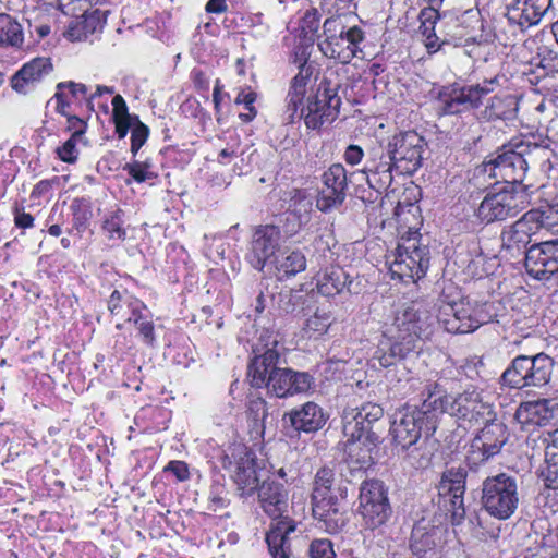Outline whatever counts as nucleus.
<instances>
[{
    "instance_id": "obj_1",
    "label": "nucleus",
    "mask_w": 558,
    "mask_h": 558,
    "mask_svg": "<svg viewBox=\"0 0 558 558\" xmlns=\"http://www.w3.org/2000/svg\"><path fill=\"white\" fill-rule=\"evenodd\" d=\"M312 75V66L302 63L289 85L284 119L288 123L303 120L308 130L319 131L338 118L341 98L338 84L323 78L314 86Z\"/></svg>"
},
{
    "instance_id": "obj_2",
    "label": "nucleus",
    "mask_w": 558,
    "mask_h": 558,
    "mask_svg": "<svg viewBox=\"0 0 558 558\" xmlns=\"http://www.w3.org/2000/svg\"><path fill=\"white\" fill-rule=\"evenodd\" d=\"M434 323L433 313L423 302H410L398 308L378 345L376 353L379 364L389 367L405 359L415 350L418 340L432 333Z\"/></svg>"
},
{
    "instance_id": "obj_3",
    "label": "nucleus",
    "mask_w": 558,
    "mask_h": 558,
    "mask_svg": "<svg viewBox=\"0 0 558 558\" xmlns=\"http://www.w3.org/2000/svg\"><path fill=\"white\" fill-rule=\"evenodd\" d=\"M280 354L268 349L256 355L248 365L247 375L255 388L266 387L277 398H288L307 392L314 386V377L307 372L280 367Z\"/></svg>"
},
{
    "instance_id": "obj_4",
    "label": "nucleus",
    "mask_w": 558,
    "mask_h": 558,
    "mask_svg": "<svg viewBox=\"0 0 558 558\" xmlns=\"http://www.w3.org/2000/svg\"><path fill=\"white\" fill-rule=\"evenodd\" d=\"M258 501L264 512L272 519L266 543L272 558H290L291 534L295 522L289 518V494L283 484L264 481L258 487Z\"/></svg>"
},
{
    "instance_id": "obj_5",
    "label": "nucleus",
    "mask_w": 558,
    "mask_h": 558,
    "mask_svg": "<svg viewBox=\"0 0 558 558\" xmlns=\"http://www.w3.org/2000/svg\"><path fill=\"white\" fill-rule=\"evenodd\" d=\"M335 470L320 468L314 478L312 492V511L329 534L338 533L345 525L347 518L341 511V504L333 494Z\"/></svg>"
},
{
    "instance_id": "obj_6",
    "label": "nucleus",
    "mask_w": 558,
    "mask_h": 558,
    "mask_svg": "<svg viewBox=\"0 0 558 558\" xmlns=\"http://www.w3.org/2000/svg\"><path fill=\"white\" fill-rule=\"evenodd\" d=\"M531 195L529 185H505L497 192L487 193L475 215L486 225L511 219L527 208Z\"/></svg>"
},
{
    "instance_id": "obj_7",
    "label": "nucleus",
    "mask_w": 558,
    "mask_h": 558,
    "mask_svg": "<svg viewBox=\"0 0 558 558\" xmlns=\"http://www.w3.org/2000/svg\"><path fill=\"white\" fill-rule=\"evenodd\" d=\"M481 492L483 509L497 520L510 519L519 508L521 497L515 476L507 473L488 476L483 481Z\"/></svg>"
},
{
    "instance_id": "obj_8",
    "label": "nucleus",
    "mask_w": 558,
    "mask_h": 558,
    "mask_svg": "<svg viewBox=\"0 0 558 558\" xmlns=\"http://www.w3.org/2000/svg\"><path fill=\"white\" fill-rule=\"evenodd\" d=\"M554 366V360L544 352L533 356L521 354L502 372L500 384L519 390L530 387L542 388L550 381Z\"/></svg>"
},
{
    "instance_id": "obj_9",
    "label": "nucleus",
    "mask_w": 558,
    "mask_h": 558,
    "mask_svg": "<svg viewBox=\"0 0 558 558\" xmlns=\"http://www.w3.org/2000/svg\"><path fill=\"white\" fill-rule=\"evenodd\" d=\"M518 136L511 138L507 144L502 145L500 153L493 159L484 161L474 171V180L482 177L492 179H501L507 185H524L529 165L523 150L519 149Z\"/></svg>"
},
{
    "instance_id": "obj_10",
    "label": "nucleus",
    "mask_w": 558,
    "mask_h": 558,
    "mask_svg": "<svg viewBox=\"0 0 558 558\" xmlns=\"http://www.w3.org/2000/svg\"><path fill=\"white\" fill-rule=\"evenodd\" d=\"M392 278L415 282L425 276L429 266V250L417 236L402 238L396 252L387 258Z\"/></svg>"
},
{
    "instance_id": "obj_11",
    "label": "nucleus",
    "mask_w": 558,
    "mask_h": 558,
    "mask_svg": "<svg viewBox=\"0 0 558 558\" xmlns=\"http://www.w3.org/2000/svg\"><path fill=\"white\" fill-rule=\"evenodd\" d=\"M426 145L424 137L411 130L390 136L385 148L395 161L396 172L411 175L421 168Z\"/></svg>"
},
{
    "instance_id": "obj_12",
    "label": "nucleus",
    "mask_w": 558,
    "mask_h": 558,
    "mask_svg": "<svg viewBox=\"0 0 558 558\" xmlns=\"http://www.w3.org/2000/svg\"><path fill=\"white\" fill-rule=\"evenodd\" d=\"M490 90L476 85H460L458 83L441 86L437 93V111L440 116L460 114L478 108L482 99Z\"/></svg>"
},
{
    "instance_id": "obj_13",
    "label": "nucleus",
    "mask_w": 558,
    "mask_h": 558,
    "mask_svg": "<svg viewBox=\"0 0 558 558\" xmlns=\"http://www.w3.org/2000/svg\"><path fill=\"white\" fill-rule=\"evenodd\" d=\"M468 472L463 466L446 469L438 484V494L452 524H460L465 517L464 493Z\"/></svg>"
},
{
    "instance_id": "obj_14",
    "label": "nucleus",
    "mask_w": 558,
    "mask_h": 558,
    "mask_svg": "<svg viewBox=\"0 0 558 558\" xmlns=\"http://www.w3.org/2000/svg\"><path fill=\"white\" fill-rule=\"evenodd\" d=\"M424 421L415 405H405L396 412L390 427L395 445L407 451L415 446L423 435H433L436 429H429Z\"/></svg>"
},
{
    "instance_id": "obj_15",
    "label": "nucleus",
    "mask_w": 558,
    "mask_h": 558,
    "mask_svg": "<svg viewBox=\"0 0 558 558\" xmlns=\"http://www.w3.org/2000/svg\"><path fill=\"white\" fill-rule=\"evenodd\" d=\"M384 415L380 405L372 402L361 407L345 409L342 415L343 434L348 439L362 440L376 444L378 436L373 432V425Z\"/></svg>"
},
{
    "instance_id": "obj_16",
    "label": "nucleus",
    "mask_w": 558,
    "mask_h": 558,
    "mask_svg": "<svg viewBox=\"0 0 558 558\" xmlns=\"http://www.w3.org/2000/svg\"><path fill=\"white\" fill-rule=\"evenodd\" d=\"M223 468L229 470L242 496H251L258 487L259 477L256 471L255 454L247 447L234 446L230 454L222 461Z\"/></svg>"
},
{
    "instance_id": "obj_17",
    "label": "nucleus",
    "mask_w": 558,
    "mask_h": 558,
    "mask_svg": "<svg viewBox=\"0 0 558 558\" xmlns=\"http://www.w3.org/2000/svg\"><path fill=\"white\" fill-rule=\"evenodd\" d=\"M323 186L318 192L316 207L328 213L340 207L345 198L349 189L347 169L341 163H332L322 174Z\"/></svg>"
},
{
    "instance_id": "obj_18",
    "label": "nucleus",
    "mask_w": 558,
    "mask_h": 558,
    "mask_svg": "<svg viewBox=\"0 0 558 558\" xmlns=\"http://www.w3.org/2000/svg\"><path fill=\"white\" fill-rule=\"evenodd\" d=\"M422 403L415 405L425 420V426L429 429H436L439 415L449 413L453 416V398L447 393V390L438 381H428L422 391Z\"/></svg>"
},
{
    "instance_id": "obj_19",
    "label": "nucleus",
    "mask_w": 558,
    "mask_h": 558,
    "mask_svg": "<svg viewBox=\"0 0 558 558\" xmlns=\"http://www.w3.org/2000/svg\"><path fill=\"white\" fill-rule=\"evenodd\" d=\"M280 241L281 232L277 226H259L252 236L251 250L247 256L250 264L257 270H263L267 263L272 264Z\"/></svg>"
},
{
    "instance_id": "obj_20",
    "label": "nucleus",
    "mask_w": 558,
    "mask_h": 558,
    "mask_svg": "<svg viewBox=\"0 0 558 558\" xmlns=\"http://www.w3.org/2000/svg\"><path fill=\"white\" fill-rule=\"evenodd\" d=\"M395 161L383 146L368 150L362 172L369 187L378 193L386 191L392 183Z\"/></svg>"
},
{
    "instance_id": "obj_21",
    "label": "nucleus",
    "mask_w": 558,
    "mask_h": 558,
    "mask_svg": "<svg viewBox=\"0 0 558 558\" xmlns=\"http://www.w3.org/2000/svg\"><path fill=\"white\" fill-rule=\"evenodd\" d=\"M508 436L507 426L492 417L472 440V454H477L481 462L489 460L500 452Z\"/></svg>"
},
{
    "instance_id": "obj_22",
    "label": "nucleus",
    "mask_w": 558,
    "mask_h": 558,
    "mask_svg": "<svg viewBox=\"0 0 558 558\" xmlns=\"http://www.w3.org/2000/svg\"><path fill=\"white\" fill-rule=\"evenodd\" d=\"M519 149L523 150L529 167H536L544 173H548L554 165L553 159L556 158L551 149V141L547 135L541 133H529L519 135Z\"/></svg>"
},
{
    "instance_id": "obj_23",
    "label": "nucleus",
    "mask_w": 558,
    "mask_h": 558,
    "mask_svg": "<svg viewBox=\"0 0 558 558\" xmlns=\"http://www.w3.org/2000/svg\"><path fill=\"white\" fill-rule=\"evenodd\" d=\"M453 416L468 422H488L495 416L493 404L484 401L475 389L465 390L453 398Z\"/></svg>"
},
{
    "instance_id": "obj_24",
    "label": "nucleus",
    "mask_w": 558,
    "mask_h": 558,
    "mask_svg": "<svg viewBox=\"0 0 558 558\" xmlns=\"http://www.w3.org/2000/svg\"><path fill=\"white\" fill-rule=\"evenodd\" d=\"M532 216L525 213L520 219L501 232V250L512 258L524 255L532 235L536 232Z\"/></svg>"
},
{
    "instance_id": "obj_25",
    "label": "nucleus",
    "mask_w": 558,
    "mask_h": 558,
    "mask_svg": "<svg viewBox=\"0 0 558 558\" xmlns=\"http://www.w3.org/2000/svg\"><path fill=\"white\" fill-rule=\"evenodd\" d=\"M364 38L362 28L352 26L341 36H336V39L323 40L319 44V48L326 57L337 59L345 64L361 51L360 45Z\"/></svg>"
},
{
    "instance_id": "obj_26",
    "label": "nucleus",
    "mask_w": 558,
    "mask_h": 558,
    "mask_svg": "<svg viewBox=\"0 0 558 558\" xmlns=\"http://www.w3.org/2000/svg\"><path fill=\"white\" fill-rule=\"evenodd\" d=\"M514 416L523 426H544L558 418V403L549 399L522 402Z\"/></svg>"
},
{
    "instance_id": "obj_27",
    "label": "nucleus",
    "mask_w": 558,
    "mask_h": 558,
    "mask_svg": "<svg viewBox=\"0 0 558 558\" xmlns=\"http://www.w3.org/2000/svg\"><path fill=\"white\" fill-rule=\"evenodd\" d=\"M349 274L339 266H330L317 276L316 288L319 294L331 298L347 290L350 293H359L354 280L349 279Z\"/></svg>"
},
{
    "instance_id": "obj_28",
    "label": "nucleus",
    "mask_w": 558,
    "mask_h": 558,
    "mask_svg": "<svg viewBox=\"0 0 558 558\" xmlns=\"http://www.w3.org/2000/svg\"><path fill=\"white\" fill-rule=\"evenodd\" d=\"M286 417L296 432L313 433L320 429L326 423L323 409L311 401L304 403L300 409L292 410L284 415Z\"/></svg>"
},
{
    "instance_id": "obj_29",
    "label": "nucleus",
    "mask_w": 558,
    "mask_h": 558,
    "mask_svg": "<svg viewBox=\"0 0 558 558\" xmlns=\"http://www.w3.org/2000/svg\"><path fill=\"white\" fill-rule=\"evenodd\" d=\"M52 71L49 58L38 57L25 63L11 78L12 88L19 94L27 93V85L39 82Z\"/></svg>"
},
{
    "instance_id": "obj_30",
    "label": "nucleus",
    "mask_w": 558,
    "mask_h": 558,
    "mask_svg": "<svg viewBox=\"0 0 558 558\" xmlns=\"http://www.w3.org/2000/svg\"><path fill=\"white\" fill-rule=\"evenodd\" d=\"M418 20L421 22L418 29L429 53H435L439 51L444 45L450 44V39L447 38L448 34L440 37L436 33V24L440 20V13L436 9L432 7L422 9Z\"/></svg>"
},
{
    "instance_id": "obj_31",
    "label": "nucleus",
    "mask_w": 558,
    "mask_h": 558,
    "mask_svg": "<svg viewBox=\"0 0 558 558\" xmlns=\"http://www.w3.org/2000/svg\"><path fill=\"white\" fill-rule=\"evenodd\" d=\"M439 541L440 530L425 520H421L412 529L410 546L414 555L423 557L434 550Z\"/></svg>"
},
{
    "instance_id": "obj_32",
    "label": "nucleus",
    "mask_w": 558,
    "mask_h": 558,
    "mask_svg": "<svg viewBox=\"0 0 558 558\" xmlns=\"http://www.w3.org/2000/svg\"><path fill=\"white\" fill-rule=\"evenodd\" d=\"M557 244L556 241H546L532 245L525 253V269L535 279L545 280V271L548 260Z\"/></svg>"
},
{
    "instance_id": "obj_33",
    "label": "nucleus",
    "mask_w": 558,
    "mask_h": 558,
    "mask_svg": "<svg viewBox=\"0 0 558 558\" xmlns=\"http://www.w3.org/2000/svg\"><path fill=\"white\" fill-rule=\"evenodd\" d=\"M513 12H519L520 25H536L551 13V0H517Z\"/></svg>"
},
{
    "instance_id": "obj_34",
    "label": "nucleus",
    "mask_w": 558,
    "mask_h": 558,
    "mask_svg": "<svg viewBox=\"0 0 558 558\" xmlns=\"http://www.w3.org/2000/svg\"><path fill=\"white\" fill-rule=\"evenodd\" d=\"M451 317L444 319V327L450 333H469L476 330L473 310L464 304H450Z\"/></svg>"
},
{
    "instance_id": "obj_35",
    "label": "nucleus",
    "mask_w": 558,
    "mask_h": 558,
    "mask_svg": "<svg viewBox=\"0 0 558 558\" xmlns=\"http://www.w3.org/2000/svg\"><path fill=\"white\" fill-rule=\"evenodd\" d=\"M375 444H368L365 439H348L344 447L345 462L351 471L366 470L373 463L372 448Z\"/></svg>"
},
{
    "instance_id": "obj_36",
    "label": "nucleus",
    "mask_w": 558,
    "mask_h": 558,
    "mask_svg": "<svg viewBox=\"0 0 558 558\" xmlns=\"http://www.w3.org/2000/svg\"><path fill=\"white\" fill-rule=\"evenodd\" d=\"M518 101L514 96L493 97L486 105L482 116L487 121H510L517 117Z\"/></svg>"
},
{
    "instance_id": "obj_37",
    "label": "nucleus",
    "mask_w": 558,
    "mask_h": 558,
    "mask_svg": "<svg viewBox=\"0 0 558 558\" xmlns=\"http://www.w3.org/2000/svg\"><path fill=\"white\" fill-rule=\"evenodd\" d=\"M148 312L147 306L144 302H135V308H133V315L126 317V322L133 323L138 331V336L142 341L148 347H155V325L151 318L145 313Z\"/></svg>"
},
{
    "instance_id": "obj_38",
    "label": "nucleus",
    "mask_w": 558,
    "mask_h": 558,
    "mask_svg": "<svg viewBox=\"0 0 558 558\" xmlns=\"http://www.w3.org/2000/svg\"><path fill=\"white\" fill-rule=\"evenodd\" d=\"M272 264L281 279L290 278L306 269V257L300 250L286 251Z\"/></svg>"
},
{
    "instance_id": "obj_39",
    "label": "nucleus",
    "mask_w": 558,
    "mask_h": 558,
    "mask_svg": "<svg viewBox=\"0 0 558 558\" xmlns=\"http://www.w3.org/2000/svg\"><path fill=\"white\" fill-rule=\"evenodd\" d=\"M365 526L375 530L384 525L391 513L389 501L375 505L360 506Z\"/></svg>"
},
{
    "instance_id": "obj_40",
    "label": "nucleus",
    "mask_w": 558,
    "mask_h": 558,
    "mask_svg": "<svg viewBox=\"0 0 558 558\" xmlns=\"http://www.w3.org/2000/svg\"><path fill=\"white\" fill-rule=\"evenodd\" d=\"M135 302L142 301L126 292L121 293L120 291L114 290L108 300V310L112 315L126 319L129 315H133Z\"/></svg>"
},
{
    "instance_id": "obj_41",
    "label": "nucleus",
    "mask_w": 558,
    "mask_h": 558,
    "mask_svg": "<svg viewBox=\"0 0 558 558\" xmlns=\"http://www.w3.org/2000/svg\"><path fill=\"white\" fill-rule=\"evenodd\" d=\"M526 213L532 216L531 220L536 232L545 229L551 233H558V209L548 206L545 209H531Z\"/></svg>"
},
{
    "instance_id": "obj_42",
    "label": "nucleus",
    "mask_w": 558,
    "mask_h": 558,
    "mask_svg": "<svg viewBox=\"0 0 558 558\" xmlns=\"http://www.w3.org/2000/svg\"><path fill=\"white\" fill-rule=\"evenodd\" d=\"M388 501L383 482L378 480L364 481L360 488V506L375 505Z\"/></svg>"
},
{
    "instance_id": "obj_43",
    "label": "nucleus",
    "mask_w": 558,
    "mask_h": 558,
    "mask_svg": "<svg viewBox=\"0 0 558 558\" xmlns=\"http://www.w3.org/2000/svg\"><path fill=\"white\" fill-rule=\"evenodd\" d=\"M23 41L22 27L8 14H0V45L19 46Z\"/></svg>"
},
{
    "instance_id": "obj_44",
    "label": "nucleus",
    "mask_w": 558,
    "mask_h": 558,
    "mask_svg": "<svg viewBox=\"0 0 558 558\" xmlns=\"http://www.w3.org/2000/svg\"><path fill=\"white\" fill-rule=\"evenodd\" d=\"M70 210L72 214V229L69 232L75 230L78 234H82L87 229L92 217L88 203L84 198H74L70 205Z\"/></svg>"
},
{
    "instance_id": "obj_45",
    "label": "nucleus",
    "mask_w": 558,
    "mask_h": 558,
    "mask_svg": "<svg viewBox=\"0 0 558 558\" xmlns=\"http://www.w3.org/2000/svg\"><path fill=\"white\" fill-rule=\"evenodd\" d=\"M123 170L137 183L150 181L158 177L153 170V165L149 160L129 162L123 167Z\"/></svg>"
},
{
    "instance_id": "obj_46",
    "label": "nucleus",
    "mask_w": 558,
    "mask_h": 558,
    "mask_svg": "<svg viewBox=\"0 0 558 558\" xmlns=\"http://www.w3.org/2000/svg\"><path fill=\"white\" fill-rule=\"evenodd\" d=\"M122 211L120 209L111 214L102 223V230L109 241H124L126 231L123 228V220L121 218Z\"/></svg>"
},
{
    "instance_id": "obj_47",
    "label": "nucleus",
    "mask_w": 558,
    "mask_h": 558,
    "mask_svg": "<svg viewBox=\"0 0 558 558\" xmlns=\"http://www.w3.org/2000/svg\"><path fill=\"white\" fill-rule=\"evenodd\" d=\"M246 412L253 421L256 428L264 427V422L268 417L267 402L262 397L251 396L247 400Z\"/></svg>"
},
{
    "instance_id": "obj_48",
    "label": "nucleus",
    "mask_w": 558,
    "mask_h": 558,
    "mask_svg": "<svg viewBox=\"0 0 558 558\" xmlns=\"http://www.w3.org/2000/svg\"><path fill=\"white\" fill-rule=\"evenodd\" d=\"M473 310L474 323L476 329L485 324L494 322L498 317L499 304L495 302H485L476 305Z\"/></svg>"
},
{
    "instance_id": "obj_49",
    "label": "nucleus",
    "mask_w": 558,
    "mask_h": 558,
    "mask_svg": "<svg viewBox=\"0 0 558 558\" xmlns=\"http://www.w3.org/2000/svg\"><path fill=\"white\" fill-rule=\"evenodd\" d=\"M331 324L330 316L327 313H315L305 324V331L310 337L324 335Z\"/></svg>"
},
{
    "instance_id": "obj_50",
    "label": "nucleus",
    "mask_w": 558,
    "mask_h": 558,
    "mask_svg": "<svg viewBox=\"0 0 558 558\" xmlns=\"http://www.w3.org/2000/svg\"><path fill=\"white\" fill-rule=\"evenodd\" d=\"M344 23L343 15H333L325 20L323 24V35L325 36L324 40L336 39V36H341L348 31Z\"/></svg>"
},
{
    "instance_id": "obj_51",
    "label": "nucleus",
    "mask_w": 558,
    "mask_h": 558,
    "mask_svg": "<svg viewBox=\"0 0 558 558\" xmlns=\"http://www.w3.org/2000/svg\"><path fill=\"white\" fill-rule=\"evenodd\" d=\"M149 135V129L135 117V123L131 131V153L135 156L142 146L146 143Z\"/></svg>"
},
{
    "instance_id": "obj_52",
    "label": "nucleus",
    "mask_w": 558,
    "mask_h": 558,
    "mask_svg": "<svg viewBox=\"0 0 558 558\" xmlns=\"http://www.w3.org/2000/svg\"><path fill=\"white\" fill-rule=\"evenodd\" d=\"M546 468L542 472L544 485L547 488L558 489V459L548 456V449L545 450Z\"/></svg>"
},
{
    "instance_id": "obj_53",
    "label": "nucleus",
    "mask_w": 558,
    "mask_h": 558,
    "mask_svg": "<svg viewBox=\"0 0 558 558\" xmlns=\"http://www.w3.org/2000/svg\"><path fill=\"white\" fill-rule=\"evenodd\" d=\"M80 16L84 17L82 28L85 31V34L101 31L106 23V13L99 10H95L90 13H81Z\"/></svg>"
},
{
    "instance_id": "obj_54",
    "label": "nucleus",
    "mask_w": 558,
    "mask_h": 558,
    "mask_svg": "<svg viewBox=\"0 0 558 558\" xmlns=\"http://www.w3.org/2000/svg\"><path fill=\"white\" fill-rule=\"evenodd\" d=\"M308 555L311 558H336L333 545L330 539H314L310 544Z\"/></svg>"
},
{
    "instance_id": "obj_55",
    "label": "nucleus",
    "mask_w": 558,
    "mask_h": 558,
    "mask_svg": "<svg viewBox=\"0 0 558 558\" xmlns=\"http://www.w3.org/2000/svg\"><path fill=\"white\" fill-rule=\"evenodd\" d=\"M82 141L75 136H71L68 141L63 143L62 146H59L56 149L58 157L68 163H74L78 157V150L76 148L77 143Z\"/></svg>"
},
{
    "instance_id": "obj_56",
    "label": "nucleus",
    "mask_w": 558,
    "mask_h": 558,
    "mask_svg": "<svg viewBox=\"0 0 558 558\" xmlns=\"http://www.w3.org/2000/svg\"><path fill=\"white\" fill-rule=\"evenodd\" d=\"M90 0H59V9L71 16H80L88 11Z\"/></svg>"
},
{
    "instance_id": "obj_57",
    "label": "nucleus",
    "mask_w": 558,
    "mask_h": 558,
    "mask_svg": "<svg viewBox=\"0 0 558 558\" xmlns=\"http://www.w3.org/2000/svg\"><path fill=\"white\" fill-rule=\"evenodd\" d=\"M165 472H171L179 482H185L190 478L189 465L184 461H170L163 469Z\"/></svg>"
},
{
    "instance_id": "obj_58",
    "label": "nucleus",
    "mask_w": 558,
    "mask_h": 558,
    "mask_svg": "<svg viewBox=\"0 0 558 558\" xmlns=\"http://www.w3.org/2000/svg\"><path fill=\"white\" fill-rule=\"evenodd\" d=\"M112 119H134L136 116H131L128 110L126 102L121 95H116L112 99Z\"/></svg>"
},
{
    "instance_id": "obj_59",
    "label": "nucleus",
    "mask_w": 558,
    "mask_h": 558,
    "mask_svg": "<svg viewBox=\"0 0 558 558\" xmlns=\"http://www.w3.org/2000/svg\"><path fill=\"white\" fill-rule=\"evenodd\" d=\"M66 129L72 133L71 136H75L82 140L86 132L87 124L84 120L76 116H69Z\"/></svg>"
},
{
    "instance_id": "obj_60",
    "label": "nucleus",
    "mask_w": 558,
    "mask_h": 558,
    "mask_svg": "<svg viewBox=\"0 0 558 558\" xmlns=\"http://www.w3.org/2000/svg\"><path fill=\"white\" fill-rule=\"evenodd\" d=\"M57 211H58V207L54 206L52 207L48 218H47V223H50L49 227H48V233L51 235V236H59L61 235L62 233V215L59 214V217H57Z\"/></svg>"
},
{
    "instance_id": "obj_61",
    "label": "nucleus",
    "mask_w": 558,
    "mask_h": 558,
    "mask_svg": "<svg viewBox=\"0 0 558 558\" xmlns=\"http://www.w3.org/2000/svg\"><path fill=\"white\" fill-rule=\"evenodd\" d=\"M364 157V150L359 145H349L343 154L345 162L350 166L359 165Z\"/></svg>"
},
{
    "instance_id": "obj_62",
    "label": "nucleus",
    "mask_w": 558,
    "mask_h": 558,
    "mask_svg": "<svg viewBox=\"0 0 558 558\" xmlns=\"http://www.w3.org/2000/svg\"><path fill=\"white\" fill-rule=\"evenodd\" d=\"M300 298L301 296L298 293H293L292 291L281 293L279 306L283 312L292 313L294 312L296 302Z\"/></svg>"
},
{
    "instance_id": "obj_63",
    "label": "nucleus",
    "mask_w": 558,
    "mask_h": 558,
    "mask_svg": "<svg viewBox=\"0 0 558 558\" xmlns=\"http://www.w3.org/2000/svg\"><path fill=\"white\" fill-rule=\"evenodd\" d=\"M14 223L17 228H32L34 226V217L31 214L21 210L19 207H15Z\"/></svg>"
},
{
    "instance_id": "obj_64",
    "label": "nucleus",
    "mask_w": 558,
    "mask_h": 558,
    "mask_svg": "<svg viewBox=\"0 0 558 558\" xmlns=\"http://www.w3.org/2000/svg\"><path fill=\"white\" fill-rule=\"evenodd\" d=\"M550 254L551 257L546 266L545 280L549 279L554 275H558V240L555 250Z\"/></svg>"
}]
</instances>
